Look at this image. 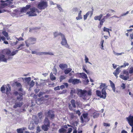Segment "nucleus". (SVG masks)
Returning <instances> with one entry per match:
<instances>
[{
	"label": "nucleus",
	"instance_id": "1",
	"mask_svg": "<svg viewBox=\"0 0 133 133\" xmlns=\"http://www.w3.org/2000/svg\"><path fill=\"white\" fill-rule=\"evenodd\" d=\"M38 9L35 7L30 9V11L26 12V14H28L29 16H36L37 14L36 13H38L40 12Z\"/></svg>",
	"mask_w": 133,
	"mask_h": 133
},
{
	"label": "nucleus",
	"instance_id": "2",
	"mask_svg": "<svg viewBox=\"0 0 133 133\" xmlns=\"http://www.w3.org/2000/svg\"><path fill=\"white\" fill-rule=\"evenodd\" d=\"M36 40V38H35L32 37L29 38L25 41L26 46L27 47H29L30 45L35 44Z\"/></svg>",
	"mask_w": 133,
	"mask_h": 133
},
{
	"label": "nucleus",
	"instance_id": "3",
	"mask_svg": "<svg viewBox=\"0 0 133 133\" xmlns=\"http://www.w3.org/2000/svg\"><path fill=\"white\" fill-rule=\"evenodd\" d=\"M61 36L62 38L61 44L66 48L70 49L71 48L67 43V41L64 35L63 34H61Z\"/></svg>",
	"mask_w": 133,
	"mask_h": 133
},
{
	"label": "nucleus",
	"instance_id": "4",
	"mask_svg": "<svg viewBox=\"0 0 133 133\" xmlns=\"http://www.w3.org/2000/svg\"><path fill=\"white\" fill-rule=\"evenodd\" d=\"M48 6V3L46 1H41L38 4L37 7L41 10L45 9Z\"/></svg>",
	"mask_w": 133,
	"mask_h": 133
},
{
	"label": "nucleus",
	"instance_id": "5",
	"mask_svg": "<svg viewBox=\"0 0 133 133\" xmlns=\"http://www.w3.org/2000/svg\"><path fill=\"white\" fill-rule=\"evenodd\" d=\"M123 74L126 75V76H125L124 75H120L119 76L122 79L126 80L129 79V78H130L131 79H133V77L132 78L130 77L131 75L129 76L128 71L125 70H123Z\"/></svg>",
	"mask_w": 133,
	"mask_h": 133
},
{
	"label": "nucleus",
	"instance_id": "6",
	"mask_svg": "<svg viewBox=\"0 0 133 133\" xmlns=\"http://www.w3.org/2000/svg\"><path fill=\"white\" fill-rule=\"evenodd\" d=\"M45 115L46 117H48L51 119H54L55 117L54 112L52 110H50L48 112H45Z\"/></svg>",
	"mask_w": 133,
	"mask_h": 133
},
{
	"label": "nucleus",
	"instance_id": "7",
	"mask_svg": "<svg viewBox=\"0 0 133 133\" xmlns=\"http://www.w3.org/2000/svg\"><path fill=\"white\" fill-rule=\"evenodd\" d=\"M18 50H16L15 51H13L11 53H10V51L8 49H5L3 51V53L4 54H7L10 56H14L18 52Z\"/></svg>",
	"mask_w": 133,
	"mask_h": 133
},
{
	"label": "nucleus",
	"instance_id": "8",
	"mask_svg": "<svg viewBox=\"0 0 133 133\" xmlns=\"http://www.w3.org/2000/svg\"><path fill=\"white\" fill-rule=\"evenodd\" d=\"M6 89V91H11V87L9 84L3 85L1 88V91H4Z\"/></svg>",
	"mask_w": 133,
	"mask_h": 133
},
{
	"label": "nucleus",
	"instance_id": "9",
	"mask_svg": "<svg viewBox=\"0 0 133 133\" xmlns=\"http://www.w3.org/2000/svg\"><path fill=\"white\" fill-rule=\"evenodd\" d=\"M127 119L130 125L132 127L131 132L133 133V116L130 115Z\"/></svg>",
	"mask_w": 133,
	"mask_h": 133
},
{
	"label": "nucleus",
	"instance_id": "10",
	"mask_svg": "<svg viewBox=\"0 0 133 133\" xmlns=\"http://www.w3.org/2000/svg\"><path fill=\"white\" fill-rule=\"evenodd\" d=\"M88 114L87 113L83 114L82 116H81V122L83 123L84 122H86L88 121Z\"/></svg>",
	"mask_w": 133,
	"mask_h": 133
},
{
	"label": "nucleus",
	"instance_id": "11",
	"mask_svg": "<svg viewBox=\"0 0 133 133\" xmlns=\"http://www.w3.org/2000/svg\"><path fill=\"white\" fill-rule=\"evenodd\" d=\"M3 3L1 4V6H0V13H3L5 12H7L8 11L7 10H5L3 9V8L8 5V3Z\"/></svg>",
	"mask_w": 133,
	"mask_h": 133
},
{
	"label": "nucleus",
	"instance_id": "12",
	"mask_svg": "<svg viewBox=\"0 0 133 133\" xmlns=\"http://www.w3.org/2000/svg\"><path fill=\"white\" fill-rule=\"evenodd\" d=\"M12 57H9L7 58L5 57V56L3 55H0V61L4 62H7V60L8 59H11Z\"/></svg>",
	"mask_w": 133,
	"mask_h": 133
},
{
	"label": "nucleus",
	"instance_id": "13",
	"mask_svg": "<svg viewBox=\"0 0 133 133\" xmlns=\"http://www.w3.org/2000/svg\"><path fill=\"white\" fill-rule=\"evenodd\" d=\"M96 94L100 98L105 99L106 97L107 93L106 92H96Z\"/></svg>",
	"mask_w": 133,
	"mask_h": 133
},
{
	"label": "nucleus",
	"instance_id": "14",
	"mask_svg": "<svg viewBox=\"0 0 133 133\" xmlns=\"http://www.w3.org/2000/svg\"><path fill=\"white\" fill-rule=\"evenodd\" d=\"M80 75L81 76L82 78L86 80L84 84H87L89 82L88 79V77L87 75L85 73H79Z\"/></svg>",
	"mask_w": 133,
	"mask_h": 133
},
{
	"label": "nucleus",
	"instance_id": "15",
	"mask_svg": "<svg viewBox=\"0 0 133 133\" xmlns=\"http://www.w3.org/2000/svg\"><path fill=\"white\" fill-rule=\"evenodd\" d=\"M69 83H72V84H77L81 82L79 80L77 79L70 78L68 81Z\"/></svg>",
	"mask_w": 133,
	"mask_h": 133
},
{
	"label": "nucleus",
	"instance_id": "16",
	"mask_svg": "<svg viewBox=\"0 0 133 133\" xmlns=\"http://www.w3.org/2000/svg\"><path fill=\"white\" fill-rule=\"evenodd\" d=\"M45 99L44 97H41L36 100V103L38 104H43L45 102Z\"/></svg>",
	"mask_w": 133,
	"mask_h": 133
},
{
	"label": "nucleus",
	"instance_id": "17",
	"mask_svg": "<svg viewBox=\"0 0 133 133\" xmlns=\"http://www.w3.org/2000/svg\"><path fill=\"white\" fill-rule=\"evenodd\" d=\"M14 92V94L17 96V99L21 101L23 99V94H22L20 92Z\"/></svg>",
	"mask_w": 133,
	"mask_h": 133
},
{
	"label": "nucleus",
	"instance_id": "18",
	"mask_svg": "<svg viewBox=\"0 0 133 133\" xmlns=\"http://www.w3.org/2000/svg\"><path fill=\"white\" fill-rule=\"evenodd\" d=\"M15 84L16 86L18 87L19 91H23L22 88V85L20 83L17 82H15Z\"/></svg>",
	"mask_w": 133,
	"mask_h": 133
},
{
	"label": "nucleus",
	"instance_id": "19",
	"mask_svg": "<svg viewBox=\"0 0 133 133\" xmlns=\"http://www.w3.org/2000/svg\"><path fill=\"white\" fill-rule=\"evenodd\" d=\"M22 104V102H18L16 101L15 104L13 106V107L14 108L16 109L17 107H20L21 106Z\"/></svg>",
	"mask_w": 133,
	"mask_h": 133
},
{
	"label": "nucleus",
	"instance_id": "20",
	"mask_svg": "<svg viewBox=\"0 0 133 133\" xmlns=\"http://www.w3.org/2000/svg\"><path fill=\"white\" fill-rule=\"evenodd\" d=\"M107 86L106 85L105 83H101L99 88L101 89H102L101 91H105L107 88Z\"/></svg>",
	"mask_w": 133,
	"mask_h": 133
},
{
	"label": "nucleus",
	"instance_id": "21",
	"mask_svg": "<svg viewBox=\"0 0 133 133\" xmlns=\"http://www.w3.org/2000/svg\"><path fill=\"white\" fill-rule=\"evenodd\" d=\"M31 6L30 5H27L25 7H23L21 9V12H26L27 10L30 8Z\"/></svg>",
	"mask_w": 133,
	"mask_h": 133
},
{
	"label": "nucleus",
	"instance_id": "22",
	"mask_svg": "<svg viewBox=\"0 0 133 133\" xmlns=\"http://www.w3.org/2000/svg\"><path fill=\"white\" fill-rule=\"evenodd\" d=\"M121 67L117 68L115 71L113 72V74L116 77V78L118 77L117 75H118L120 72V71L119 70L121 68Z\"/></svg>",
	"mask_w": 133,
	"mask_h": 133
},
{
	"label": "nucleus",
	"instance_id": "23",
	"mask_svg": "<svg viewBox=\"0 0 133 133\" xmlns=\"http://www.w3.org/2000/svg\"><path fill=\"white\" fill-rule=\"evenodd\" d=\"M59 67L62 70H64L68 68V65L66 64H61L59 65Z\"/></svg>",
	"mask_w": 133,
	"mask_h": 133
},
{
	"label": "nucleus",
	"instance_id": "24",
	"mask_svg": "<svg viewBox=\"0 0 133 133\" xmlns=\"http://www.w3.org/2000/svg\"><path fill=\"white\" fill-rule=\"evenodd\" d=\"M44 124L48 126L50 125V123L49 120L47 117H45L44 121Z\"/></svg>",
	"mask_w": 133,
	"mask_h": 133
},
{
	"label": "nucleus",
	"instance_id": "25",
	"mask_svg": "<svg viewBox=\"0 0 133 133\" xmlns=\"http://www.w3.org/2000/svg\"><path fill=\"white\" fill-rule=\"evenodd\" d=\"M82 12V11L80 10L78 13V16L76 17V19L77 20H79L81 19L82 18V16L81 14Z\"/></svg>",
	"mask_w": 133,
	"mask_h": 133
},
{
	"label": "nucleus",
	"instance_id": "26",
	"mask_svg": "<svg viewBox=\"0 0 133 133\" xmlns=\"http://www.w3.org/2000/svg\"><path fill=\"white\" fill-rule=\"evenodd\" d=\"M103 16L102 14H101L99 16H95L94 17V19L95 20H98L100 21V19L102 18Z\"/></svg>",
	"mask_w": 133,
	"mask_h": 133
},
{
	"label": "nucleus",
	"instance_id": "27",
	"mask_svg": "<svg viewBox=\"0 0 133 133\" xmlns=\"http://www.w3.org/2000/svg\"><path fill=\"white\" fill-rule=\"evenodd\" d=\"M77 92V94L80 97H84L85 95L86 92Z\"/></svg>",
	"mask_w": 133,
	"mask_h": 133
},
{
	"label": "nucleus",
	"instance_id": "28",
	"mask_svg": "<svg viewBox=\"0 0 133 133\" xmlns=\"http://www.w3.org/2000/svg\"><path fill=\"white\" fill-rule=\"evenodd\" d=\"M50 127L49 126L45 125H43L42 127V128L44 131H47L48 130L49 128Z\"/></svg>",
	"mask_w": 133,
	"mask_h": 133
},
{
	"label": "nucleus",
	"instance_id": "29",
	"mask_svg": "<svg viewBox=\"0 0 133 133\" xmlns=\"http://www.w3.org/2000/svg\"><path fill=\"white\" fill-rule=\"evenodd\" d=\"M109 82L110 83V85L112 89V90L114 91H115V89L114 84L110 80H109Z\"/></svg>",
	"mask_w": 133,
	"mask_h": 133
},
{
	"label": "nucleus",
	"instance_id": "30",
	"mask_svg": "<svg viewBox=\"0 0 133 133\" xmlns=\"http://www.w3.org/2000/svg\"><path fill=\"white\" fill-rule=\"evenodd\" d=\"M72 70V69L71 68H67L65 70L64 73L65 74H68Z\"/></svg>",
	"mask_w": 133,
	"mask_h": 133
},
{
	"label": "nucleus",
	"instance_id": "31",
	"mask_svg": "<svg viewBox=\"0 0 133 133\" xmlns=\"http://www.w3.org/2000/svg\"><path fill=\"white\" fill-rule=\"evenodd\" d=\"M23 79L25 80L26 82L28 84H29L30 81L31 80V78L30 77H25L22 78Z\"/></svg>",
	"mask_w": 133,
	"mask_h": 133
},
{
	"label": "nucleus",
	"instance_id": "32",
	"mask_svg": "<svg viewBox=\"0 0 133 133\" xmlns=\"http://www.w3.org/2000/svg\"><path fill=\"white\" fill-rule=\"evenodd\" d=\"M35 128V125L33 123H31L29 126V129L30 130L33 129Z\"/></svg>",
	"mask_w": 133,
	"mask_h": 133
},
{
	"label": "nucleus",
	"instance_id": "33",
	"mask_svg": "<svg viewBox=\"0 0 133 133\" xmlns=\"http://www.w3.org/2000/svg\"><path fill=\"white\" fill-rule=\"evenodd\" d=\"M50 79L52 81H54L56 79L55 77L53 75V74L52 72L50 74Z\"/></svg>",
	"mask_w": 133,
	"mask_h": 133
},
{
	"label": "nucleus",
	"instance_id": "34",
	"mask_svg": "<svg viewBox=\"0 0 133 133\" xmlns=\"http://www.w3.org/2000/svg\"><path fill=\"white\" fill-rule=\"evenodd\" d=\"M71 103L73 107L75 108L76 107V104H77V102H75V100L72 99L71 101Z\"/></svg>",
	"mask_w": 133,
	"mask_h": 133
},
{
	"label": "nucleus",
	"instance_id": "35",
	"mask_svg": "<svg viewBox=\"0 0 133 133\" xmlns=\"http://www.w3.org/2000/svg\"><path fill=\"white\" fill-rule=\"evenodd\" d=\"M57 7L58 9L60 11V12H63V10L61 6L60 5H59L58 4H57Z\"/></svg>",
	"mask_w": 133,
	"mask_h": 133
},
{
	"label": "nucleus",
	"instance_id": "36",
	"mask_svg": "<svg viewBox=\"0 0 133 133\" xmlns=\"http://www.w3.org/2000/svg\"><path fill=\"white\" fill-rule=\"evenodd\" d=\"M85 59L84 60L85 62V63H89L92 64L90 62H89V58L87 57L86 55H84Z\"/></svg>",
	"mask_w": 133,
	"mask_h": 133
},
{
	"label": "nucleus",
	"instance_id": "37",
	"mask_svg": "<svg viewBox=\"0 0 133 133\" xmlns=\"http://www.w3.org/2000/svg\"><path fill=\"white\" fill-rule=\"evenodd\" d=\"M90 13V12H88L85 15H84V20H85L87 19V18L89 14Z\"/></svg>",
	"mask_w": 133,
	"mask_h": 133
},
{
	"label": "nucleus",
	"instance_id": "38",
	"mask_svg": "<svg viewBox=\"0 0 133 133\" xmlns=\"http://www.w3.org/2000/svg\"><path fill=\"white\" fill-rule=\"evenodd\" d=\"M24 43H22L21 44H20L18 46L17 48V49H18L19 50H22V48H21L22 47L24 46Z\"/></svg>",
	"mask_w": 133,
	"mask_h": 133
},
{
	"label": "nucleus",
	"instance_id": "39",
	"mask_svg": "<svg viewBox=\"0 0 133 133\" xmlns=\"http://www.w3.org/2000/svg\"><path fill=\"white\" fill-rule=\"evenodd\" d=\"M113 53L115 55L118 56H120L122 55V54H124V52H122L121 53H117L114 51H113Z\"/></svg>",
	"mask_w": 133,
	"mask_h": 133
},
{
	"label": "nucleus",
	"instance_id": "40",
	"mask_svg": "<svg viewBox=\"0 0 133 133\" xmlns=\"http://www.w3.org/2000/svg\"><path fill=\"white\" fill-rule=\"evenodd\" d=\"M34 82L33 80H32L30 83H29V84H28V85H29L30 87L31 88L33 87L34 86Z\"/></svg>",
	"mask_w": 133,
	"mask_h": 133
},
{
	"label": "nucleus",
	"instance_id": "41",
	"mask_svg": "<svg viewBox=\"0 0 133 133\" xmlns=\"http://www.w3.org/2000/svg\"><path fill=\"white\" fill-rule=\"evenodd\" d=\"M66 75H61L59 78V80L61 82L62 80L64 79L66 77Z\"/></svg>",
	"mask_w": 133,
	"mask_h": 133
},
{
	"label": "nucleus",
	"instance_id": "42",
	"mask_svg": "<svg viewBox=\"0 0 133 133\" xmlns=\"http://www.w3.org/2000/svg\"><path fill=\"white\" fill-rule=\"evenodd\" d=\"M99 22V24L101 25V27L103 25V23L105 21V20L103 18L101 19H100Z\"/></svg>",
	"mask_w": 133,
	"mask_h": 133
},
{
	"label": "nucleus",
	"instance_id": "43",
	"mask_svg": "<svg viewBox=\"0 0 133 133\" xmlns=\"http://www.w3.org/2000/svg\"><path fill=\"white\" fill-rule=\"evenodd\" d=\"M66 130L63 128H61L59 130V131L60 133L65 132Z\"/></svg>",
	"mask_w": 133,
	"mask_h": 133
},
{
	"label": "nucleus",
	"instance_id": "44",
	"mask_svg": "<svg viewBox=\"0 0 133 133\" xmlns=\"http://www.w3.org/2000/svg\"><path fill=\"white\" fill-rule=\"evenodd\" d=\"M82 69L87 74H89L90 73V72L89 71L85 69V66H83L82 67Z\"/></svg>",
	"mask_w": 133,
	"mask_h": 133
},
{
	"label": "nucleus",
	"instance_id": "45",
	"mask_svg": "<svg viewBox=\"0 0 133 133\" xmlns=\"http://www.w3.org/2000/svg\"><path fill=\"white\" fill-rule=\"evenodd\" d=\"M17 131L18 133H23V132L21 128L17 129Z\"/></svg>",
	"mask_w": 133,
	"mask_h": 133
},
{
	"label": "nucleus",
	"instance_id": "46",
	"mask_svg": "<svg viewBox=\"0 0 133 133\" xmlns=\"http://www.w3.org/2000/svg\"><path fill=\"white\" fill-rule=\"evenodd\" d=\"M129 11H127L125 13H123V14H121L120 16V18H121V17H122L123 16H125L127 14H128L129 13Z\"/></svg>",
	"mask_w": 133,
	"mask_h": 133
},
{
	"label": "nucleus",
	"instance_id": "47",
	"mask_svg": "<svg viewBox=\"0 0 133 133\" xmlns=\"http://www.w3.org/2000/svg\"><path fill=\"white\" fill-rule=\"evenodd\" d=\"M45 52H41L37 53V55L41 56L44 55H45Z\"/></svg>",
	"mask_w": 133,
	"mask_h": 133
},
{
	"label": "nucleus",
	"instance_id": "48",
	"mask_svg": "<svg viewBox=\"0 0 133 133\" xmlns=\"http://www.w3.org/2000/svg\"><path fill=\"white\" fill-rule=\"evenodd\" d=\"M129 64L128 63L125 62L124 63L123 65H122L121 66V68L122 67H125L126 66H128L129 65Z\"/></svg>",
	"mask_w": 133,
	"mask_h": 133
},
{
	"label": "nucleus",
	"instance_id": "49",
	"mask_svg": "<svg viewBox=\"0 0 133 133\" xmlns=\"http://www.w3.org/2000/svg\"><path fill=\"white\" fill-rule=\"evenodd\" d=\"M45 53H46L45 55H54V53L53 52H45Z\"/></svg>",
	"mask_w": 133,
	"mask_h": 133
},
{
	"label": "nucleus",
	"instance_id": "50",
	"mask_svg": "<svg viewBox=\"0 0 133 133\" xmlns=\"http://www.w3.org/2000/svg\"><path fill=\"white\" fill-rule=\"evenodd\" d=\"M2 34L5 37H7L8 36V34L7 32L5 31H3L2 32Z\"/></svg>",
	"mask_w": 133,
	"mask_h": 133
},
{
	"label": "nucleus",
	"instance_id": "51",
	"mask_svg": "<svg viewBox=\"0 0 133 133\" xmlns=\"http://www.w3.org/2000/svg\"><path fill=\"white\" fill-rule=\"evenodd\" d=\"M103 124L104 126L106 127H110V124L105 123H103Z\"/></svg>",
	"mask_w": 133,
	"mask_h": 133
},
{
	"label": "nucleus",
	"instance_id": "52",
	"mask_svg": "<svg viewBox=\"0 0 133 133\" xmlns=\"http://www.w3.org/2000/svg\"><path fill=\"white\" fill-rule=\"evenodd\" d=\"M61 33H58V32H55L54 33V36L55 37H56L57 36H58V35H61Z\"/></svg>",
	"mask_w": 133,
	"mask_h": 133
},
{
	"label": "nucleus",
	"instance_id": "53",
	"mask_svg": "<svg viewBox=\"0 0 133 133\" xmlns=\"http://www.w3.org/2000/svg\"><path fill=\"white\" fill-rule=\"evenodd\" d=\"M129 73L131 74L133 73V67H131L130 68L129 70Z\"/></svg>",
	"mask_w": 133,
	"mask_h": 133
},
{
	"label": "nucleus",
	"instance_id": "54",
	"mask_svg": "<svg viewBox=\"0 0 133 133\" xmlns=\"http://www.w3.org/2000/svg\"><path fill=\"white\" fill-rule=\"evenodd\" d=\"M99 115V114L98 113H96L93 116V117L94 118H96Z\"/></svg>",
	"mask_w": 133,
	"mask_h": 133
},
{
	"label": "nucleus",
	"instance_id": "55",
	"mask_svg": "<svg viewBox=\"0 0 133 133\" xmlns=\"http://www.w3.org/2000/svg\"><path fill=\"white\" fill-rule=\"evenodd\" d=\"M103 31H104L108 32L109 31V29L106 28L105 27H104L103 28Z\"/></svg>",
	"mask_w": 133,
	"mask_h": 133
},
{
	"label": "nucleus",
	"instance_id": "56",
	"mask_svg": "<svg viewBox=\"0 0 133 133\" xmlns=\"http://www.w3.org/2000/svg\"><path fill=\"white\" fill-rule=\"evenodd\" d=\"M78 9L77 8H74L72 9V12H76L78 10Z\"/></svg>",
	"mask_w": 133,
	"mask_h": 133
},
{
	"label": "nucleus",
	"instance_id": "57",
	"mask_svg": "<svg viewBox=\"0 0 133 133\" xmlns=\"http://www.w3.org/2000/svg\"><path fill=\"white\" fill-rule=\"evenodd\" d=\"M30 96L31 97H33V98L36 99V98L37 97V95H35L34 94H32Z\"/></svg>",
	"mask_w": 133,
	"mask_h": 133
},
{
	"label": "nucleus",
	"instance_id": "58",
	"mask_svg": "<svg viewBox=\"0 0 133 133\" xmlns=\"http://www.w3.org/2000/svg\"><path fill=\"white\" fill-rule=\"evenodd\" d=\"M16 39L18 41H23L24 40L23 38L21 37H20L19 38H18L16 37Z\"/></svg>",
	"mask_w": 133,
	"mask_h": 133
},
{
	"label": "nucleus",
	"instance_id": "59",
	"mask_svg": "<svg viewBox=\"0 0 133 133\" xmlns=\"http://www.w3.org/2000/svg\"><path fill=\"white\" fill-rule=\"evenodd\" d=\"M38 117H39L40 118V119H41L42 118V112H39V113H38Z\"/></svg>",
	"mask_w": 133,
	"mask_h": 133
},
{
	"label": "nucleus",
	"instance_id": "60",
	"mask_svg": "<svg viewBox=\"0 0 133 133\" xmlns=\"http://www.w3.org/2000/svg\"><path fill=\"white\" fill-rule=\"evenodd\" d=\"M40 131V130L39 127V126L37 127V131L36 132L37 133H38V132H39Z\"/></svg>",
	"mask_w": 133,
	"mask_h": 133
},
{
	"label": "nucleus",
	"instance_id": "61",
	"mask_svg": "<svg viewBox=\"0 0 133 133\" xmlns=\"http://www.w3.org/2000/svg\"><path fill=\"white\" fill-rule=\"evenodd\" d=\"M121 87L123 89H124L125 88V84L123 83L121 85Z\"/></svg>",
	"mask_w": 133,
	"mask_h": 133
},
{
	"label": "nucleus",
	"instance_id": "62",
	"mask_svg": "<svg viewBox=\"0 0 133 133\" xmlns=\"http://www.w3.org/2000/svg\"><path fill=\"white\" fill-rule=\"evenodd\" d=\"M76 113L79 116H80L81 114L79 110H77L76 111Z\"/></svg>",
	"mask_w": 133,
	"mask_h": 133
},
{
	"label": "nucleus",
	"instance_id": "63",
	"mask_svg": "<svg viewBox=\"0 0 133 133\" xmlns=\"http://www.w3.org/2000/svg\"><path fill=\"white\" fill-rule=\"evenodd\" d=\"M53 71H54V73L55 74L57 72V70L56 68L54 67L53 69Z\"/></svg>",
	"mask_w": 133,
	"mask_h": 133
},
{
	"label": "nucleus",
	"instance_id": "64",
	"mask_svg": "<svg viewBox=\"0 0 133 133\" xmlns=\"http://www.w3.org/2000/svg\"><path fill=\"white\" fill-rule=\"evenodd\" d=\"M72 130V128H70L68 129V132L69 133H70Z\"/></svg>",
	"mask_w": 133,
	"mask_h": 133
}]
</instances>
